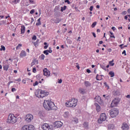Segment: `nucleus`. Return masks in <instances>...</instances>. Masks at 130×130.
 <instances>
[{
  "label": "nucleus",
  "instance_id": "dca6fc26",
  "mask_svg": "<svg viewBox=\"0 0 130 130\" xmlns=\"http://www.w3.org/2000/svg\"><path fill=\"white\" fill-rule=\"evenodd\" d=\"M27 55V54H26V52L25 51H22L20 54V57H24Z\"/></svg>",
  "mask_w": 130,
  "mask_h": 130
},
{
  "label": "nucleus",
  "instance_id": "b1692460",
  "mask_svg": "<svg viewBox=\"0 0 130 130\" xmlns=\"http://www.w3.org/2000/svg\"><path fill=\"white\" fill-rule=\"evenodd\" d=\"M94 100L95 101H96V102H99V101L101 100V97L100 96H96L94 98Z\"/></svg>",
  "mask_w": 130,
  "mask_h": 130
},
{
  "label": "nucleus",
  "instance_id": "4be33fe9",
  "mask_svg": "<svg viewBox=\"0 0 130 130\" xmlns=\"http://www.w3.org/2000/svg\"><path fill=\"white\" fill-rule=\"evenodd\" d=\"M83 126L84 128H88V126H89V123H88V122H85L83 123Z\"/></svg>",
  "mask_w": 130,
  "mask_h": 130
},
{
  "label": "nucleus",
  "instance_id": "052dcab7",
  "mask_svg": "<svg viewBox=\"0 0 130 130\" xmlns=\"http://www.w3.org/2000/svg\"><path fill=\"white\" fill-rule=\"evenodd\" d=\"M33 73H36V68H34L32 69Z\"/></svg>",
  "mask_w": 130,
  "mask_h": 130
},
{
  "label": "nucleus",
  "instance_id": "49530a36",
  "mask_svg": "<svg viewBox=\"0 0 130 130\" xmlns=\"http://www.w3.org/2000/svg\"><path fill=\"white\" fill-rule=\"evenodd\" d=\"M34 12H35V10L32 9V10L30 11V14H31V15H33V14H34Z\"/></svg>",
  "mask_w": 130,
  "mask_h": 130
},
{
  "label": "nucleus",
  "instance_id": "cd10ccee",
  "mask_svg": "<svg viewBox=\"0 0 130 130\" xmlns=\"http://www.w3.org/2000/svg\"><path fill=\"white\" fill-rule=\"evenodd\" d=\"M109 75H110L111 76V78H113V77H114V72H113L112 71H110L109 73Z\"/></svg>",
  "mask_w": 130,
  "mask_h": 130
},
{
  "label": "nucleus",
  "instance_id": "e2e57ef3",
  "mask_svg": "<svg viewBox=\"0 0 130 130\" xmlns=\"http://www.w3.org/2000/svg\"><path fill=\"white\" fill-rule=\"evenodd\" d=\"M108 51L109 52H111V51H112V50L111 49V48H109L108 49Z\"/></svg>",
  "mask_w": 130,
  "mask_h": 130
},
{
  "label": "nucleus",
  "instance_id": "5fc2aeb1",
  "mask_svg": "<svg viewBox=\"0 0 130 130\" xmlns=\"http://www.w3.org/2000/svg\"><path fill=\"white\" fill-rule=\"evenodd\" d=\"M86 73H88V74H90V73H91V70H90L89 69H87Z\"/></svg>",
  "mask_w": 130,
  "mask_h": 130
},
{
  "label": "nucleus",
  "instance_id": "bb28decb",
  "mask_svg": "<svg viewBox=\"0 0 130 130\" xmlns=\"http://www.w3.org/2000/svg\"><path fill=\"white\" fill-rule=\"evenodd\" d=\"M113 61H114V60L113 59L112 61H110L109 62V64L111 67H113V66H114V63L113 62Z\"/></svg>",
  "mask_w": 130,
  "mask_h": 130
},
{
  "label": "nucleus",
  "instance_id": "603ef678",
  "mask_svg": "<svg viewBox=\"0 0 130 130\" xmlns=\"http://www.w3.org/2000/svg\"><path fill=\"white\" fill-rule=\"evenodd\" d=\"M111 29L113 31H115L116 30V28L114 26L112 27Z\"/></svg>",
  "mask_w": 130,
  "mask_h": 130
},
{
  "label": "nucleus",
  "instance_id": "a18cd8bd",
  "mask_svg": "<svg viewBox=\"0 0 130 130\" xmlns=\"http://www.w3.org/2000/svg\"><path fill=\"white\" fill-rule=\"evenodd\" d=\"M37 39V37L36 35L34 36L32 38V40H36Z\"/></svg>",
  "mask_w": 130,
  "mask_h": 130
},
{
  "label": "nucleus",
  "instance_id": "6ab92c4d",
  "mask_svg": "<svg viewBox=\"0 0 130 130\" xmlns=\"http://www.w3.org/2000/svg\"><path fill=\"white\" fill-rule=\"evenodd\" d=\"M26 28L25 27V26L22 25L21 28V34H24L25 33V29Z\"/></svg>",
  "mask_w": 130,
  "mask_h": 130
},
{
  "label": "nucleus",
  "instance_id": "ea45409f",
  "mask_svg": "<svg viewBox=\"0 0 130 130\" xmlns=\"http://www.w3.org/2000/svg\"><path fill=\"white\" fill-rule=\"evenodd\" d=\"M99 76V75L97 74L96 76V80H97V81H101L102 80H103V78H101V79H98V77Z\"/></svg>",
  "mask_w": 130,
  "mask_h": 130
},
{
  "label": "nucleus",
  "instance_id": "864d4df0",
  "mask_svg": "<svg viewBox=\"0 0 130 130\" xmlns=\"http://www.w3.org/2000/svg\"><path fill=\"white\" fill-rule=\"evenodd\" d=\"M89 10L90 12H92V11H93V6H90Z\"/></svg>",
  "mask_w": 130,
  "mask_h": 130
},
{
  "label": "nucleus",
  "instance_id": "c9c22d12",
  "mask_svg": "<svg viewBox=\"0 0 130 130\" xmlns=\"http://www.w3.org/2000/svg\"><path fill=\"white\" fill-rule=\"evenodd\" d=\"M22 47V44H19L18 46L16 47V49H19V48H21Z\"/></svg>",
  "mask_w": 130,
  "mask_h": 130
},
{
  "label": "nucleus",
  "instance_id": "37998d69",
  "mask_svg": "<svg viewBox=\"0 0 130 130\" xmlns=\"http://www.w3.org/2000/svg\"><path fill=\"white\" fill-rule=\"evenodd\" d=\"M104 84L105 87H108V89H109V86L108 85V84H107V83L106 82H105L104 83Z\"/></svg>",
  "mask_w": 130,
  "mask_h": 130
},
{
  "label": "nucleus",
  "instance_id": "f8f14e48",
  "mask_svg": "<svg viewBox=\"0 0 130 130\" xmlns=\"http://www.w3.org/2000/svg\"><path fill=\"white\" fill-rule=\"evenodd\" d=\"M44 76L49 77L50 76V72L47 70V68H45L43 70Z\"/></svg>",
  "mask_w": 130,
  "mask_h": 130
},
{
  "label": "nucleus",
  "instance_id": "338daca9",
  "mask_svg": "<svg viewBox=\"0 0 130 130\" xmlns=\"http://www.w3.org/2000/svg\"><path fill=\"white\" fill-rule=\"evenodd\" d=\"M34 64H35V63H34V62H31V67H33Z\"/></svg>",
  "mask_w": 130,
  "mask_h": 130
},
{
  "label": "nucleus",
  "instance_id": "1a4fd4ad",
  "mask_svg": "<svg viewBox=\"0 0 130 130\" xmlns=\"http://www.w3.org/2000/svg\"><path fill=\"white\" fill-rule=\"evenodd\" d=\"M35 94L36 97H37L38 98H41L42 97H43V95H41L42 94V90H41V89L36 90L35 92Z\"/></svg>",
  "mask_w": 130,
  "mask_h": 130
},
{
  "label": "nucleus",
  "instance_id": "393cba45",
  "mask_svg": "<svg viewBox=\"0 0 130 130\" xmlns=\"http://www.w3.org/2000/svg\"><path fill=\"white\" fill-rule=\"evenodd\" d=\"M64 117H69L70 116V113L69 112H65L64 114H63Z\"/></svg>",
  "mask_w": 130,
  "mask_h": 130
},
{
  "label": "nucleus",
  "instance_id": "a878e982",
  "mask_svg": "<svg viewBox=\"0 0 130 130\" xmlns=\"http://www.w3.org/2000/svg\"><path fill=\"white\" fill-rule=\"evenodd\" d=\"M60 21H61V19H59V18H56V19H55V23L56 24H58Z\"/></svg>",
  "mask_w": 130,
  "mask_h": 130
},
{
  "label": "nucleus",
  "instance_id": "c03bdc74",
  "mask_svg": "<svg viewBox=\"0 0 130 130\" xmlns=\"http://www.w3.org/2000/svg\"><path fill=\"white\" fill-rule=\"evenodd\" d=\"M78 119L76 118L73 120V122H75V123H78Z\"/></svg>",
  "mask_w": 130,
  "mask_h": 130
},
{
  "label": "nucleus",
  "instance_id": "774afa93",
  "mask_svg": "<svg viewBox=\"0 0 130 130\" xmlns=\"http://www.w3.org/2000/svg\"><path fill=\"white\" fill-rule=\"evenodd\" d=\"M127 13H128V14H130V9H129L127 10Z\"/></svg>",
  "mask_w": 130,
  "mask_h": 130
},
{
  "label": "nucleus",
  "instance_id": "69168bd1",
  "mask_svg": "<svg viewBox=\"0 0 130 130\" xmlns=\"http://www.w3.org/2000/svg\"><path fill=\"white\" fill-rule=\"evenodd\" d=\"M124 19H125V20H127V15H125L124 16Z\"/></svg>",
  "mask_w": 130,
  "mask_h": 130
},
{
  "label": "nucleus",
  "instance_id": "473e14b6",
  "mask_svg": "<svg viewBox=\"0 0 130 130\" xmlns=\"http://www.w3.org/2000/svg\"><path fill=\"white\" fill-rule=\"evenodd\" d=\"M43 53L46 54V55H48L49 53H48V50H46L43 51Z\"/></svg>",
  "mask_w": 130,
  "mask_h": 130
},
{
  "label": "nucleus",
  "instance_id": "423d86ee",
  "mask_svg": "<svg viewBox=\"0 0 130 130\" xmlns=\"http://www.w3.org/2000/svg\"><path fill=\"white\" fill-rule=\"evenodd\" d=\"M63 125V123L60 121H57L54 123V127L55 128H59Z\"/></svg>",
  "mask_w": 130,
  "mask_h": 130
},
{
  "label": "nucleus",
  "instance_id": "0eeeda50",
  "mask_svg": "<svg viewBox=\"0 0 130 130\" xmlns=\"http://www.w3.org/2000/svg\"><path fill=\"white\" fill-rule=\"evenodd\" d=\"M120 102V99L115 98L112 102L111 106H116Z\"/></svg>",
  "mask_w": 130,
  "mask_h": 130
},
{
  "label": "nucleus",
  "instance_id": "680f3d73",
  "mask_svg": "<svg viewBox=\"0 0 130 130\" xmlns=\"http://www.w3.org/2000/svg\"><path fill=\"white\" fill-rule=\"evenodd\" d=\"M122 15H126V11H123L122 12Z\"/></svg>",
  "mask_w": 130,
  "mask_h": 130
},
{
  "label": "nucleus",
  "instance_id": "20e7f679",
  "mask_svg": "<svg viewBox=\"0 0 130 130\" xmlns=\"http://www.w3.org/2000/svg\"><path fill=\"white\" fill-rule=\"evenodd\" d=\"M72 103L71 102H67L66 103V105L67 107H76L77 106V103H78V100L76 99H72Z\"/></svg>",
  "mask_w": 130,
  "mask_h": 130
},
{
  "label": "nucleus",
  "instance_id": "9b49d317",
  "mask_svg": "<svg viewBox=\"0 0 130 130\" xmlns=\"http://www.w3.org/2000/svg\"><path fill=\"white\" fill-rule=\"evenodd\" d=\"M42 128L43 130H49V128H50V126H49V125H48L47 123H45L42 125Z\"/></svg>",
  "mask_w": 130,
  "mask_h": 130
},
{
  "label": "nucleus",
  "instance_id": "13d9d810",
  "mask_svg": "<svg viewBox=\"0 0 130 130\" xmlns=\"http://www.w3.org/2000/svg\"><path fill=\"white\" fill-rule=\"evenodd\" d=\"M92 34L93 37H94V38H96V34H95V32H92Z\"/></svg>",
  "mask_w": 130,
  "mask_h": 130
},
{
  "label": "nucleus",
  "instance_id": "0e129e2a",
  "mask_svg": "<svg viewBox=\"0 0 130 130\" xmlns=\"http://www.w3.org/2000/svg\"><path fill=\"white\" fill-rule=\"evenodd\" d=\"M48 52L49 53H51L52 52V50H48Z\"/></svg>",
  "mask_w": 130,
  "mask_h": 130
},
{
  "label": "nucleus",
  "instance_id": "09e8293b",
  "mask_svg": "<svg viewBox=\"0 0 130 130\" xmlns=\"http://www.w3.org/2000/svg\"><path fill=\"white\" fill-rule=\"evenodd\" d=\"M58 83L59 84H61V83H62V79H58Z\"/></svg>",
  "mask_w": 130,
  "mask_h": 130
},
{
  "label": "nucleus",
  "instance_id": "79ce46f5",
  "mask_svg": "<svg viewBox=\"0 0 130 130\" xmlns=\"http://www.w3.org/2000/svg\"><path fill=\"white\" fill-rule=\"evenodd\" d=\"M39 84L38 83V81H36L35 83H34L33 86L34 87H35V86H38V85Z\"/></svg>",
  "mask_w": 130,
  "mask_h": 130
},
{
  "label": "nucleus",
  "instance_id": "2eb2a0df",
  "mask_svg": "<svg viewBox=\"0 0 130 130\" xmlns=\"http://www.w3.org/2000/svg\"><path fill=\"white\" fill-rule=\"evenodd\" d=\"M84 85L86 87H91V83H90V82H89L88 81H84Z\"/></svg>",
  "mask_w": 130,
  "mask_h": 130
},
{
  "label": "nucleus",
  "instance_id": "8fccbe9b",
  "mask_svg": "<svg viewBox=\"0 0 130 130\" xmlns=\"http://www.w3.org/2000/svg\"><path fill=\"white\" fill-rule=\"evenodd\" d=\"M41 25V22H38L36 23V26H40Z\"/></svg>",
  "mask_w": 130,
  "mask_h": 130
},
{
  "label": "nucleus",
  "instance_id": "7ed1b4c3",
  "mask_svg": "<svg viewBox=\"0 0 130 130\" xmlns=\"http://www.w3.org/2000/svg\"><path fill=\"white\" fill-rule=\"evenodd\" d=\"M109 113L110 116L112 117V118H114V117H116V116L118 115V109L114 108L109 111Z\"/></svg>",
  "mask_w": 130,
  "mask_h": 130
},
{
  "label": "nucleus",
  "instance_id": "58836bf2",
  "mask_svg": "<svg viewBox=\"0 0 130 130\" xmlns=\"http://www.w3.org/2000/svg\"><path fill=\"white\" fill-rule=\"evenodd\" d=\"M103 96L105 97L106 99H108V98H109V95L108 94H104Z\"/></svg>",
  "mask_w": 130,
  "mask_h": 130
},
{
  "label": "nucleus",
  "instance_id": "412c9836",
  "mask_svg": "<svg viewBox=\"0 0 130 130\" xmlns=\"http://www.w3.org/2000/svg\"><path fill=\"white\" fill-rule=\"evenodd\" d=\"M9 68H10L9 64L5 65L3 66V69L4 71H8V70H9Z\"/></svg>",
  "mask_w": 130,
  "mask_h": 130
},
{
  "label": "nucleus",
  "instance_id": "39448f33",
  "mask_svg": "<svg viewBox=\"0 0 130 130\" xmlns=\"http://www.w3.org/2000/svg\"><path fill=\"white\" fill-rule=\"evenodd\" d=\"M106 120V114L105 113L101 114L100 118L98 120L99 123H102L103 121Z\"/></svg>",
  "mask_w": 130,
  "mask_h": 130
},
{
  "label": "nucleus",
  "instance_id": "f704fd0d",
  "mask_svg": "<svg viewBox=\"0 0 130 130\" xmlns=\"http://www.w3.org/2000/svg\"><path fill=\"white\" fill-rule=\"evenodd\" d=\"M96 25H97V22L95 21L94 22H93L92 25H91V27L92 28H94L95 27V26H96Z\"/></svg>",
  "mask_w": 130,
  "mask_h": 130
},
{
  "label": "nucleus",
  "instance_id": "f3484780",
  "mask_svg": "<svg viewBox=\"0 0 130 130\" xmlns=\"http://www.w3.org/2000/svg\"><path fill=\"white\" fill-rule=\"evenodd\" d=\"M113 94L114 96H119L120 95V91L119 90H115L113 91Z\"/></svg>",
  "mask_w": 130,
  "mask_h": 130
},
{
  "label": "nucleus",
  "instance_id": "a19ab883",
  "mask_svg": "<svg viewBox=\"0 0 130 130\" xmlns=\"http://www.w3.org/2000/svg\"><path fill=\"white\" fill-rule=\"evenodd\" d=\"M13 3L14 4H18V3H20V0H14Z\"/></svg>",
  "mask_w": 130,
  "mask_h": 130
},
{
  "label": "nucleus",
  "instance_id": "6e6552de",
  "mask_svg": "<svg viewBox=\"0 0 130 130\" xmlns=\"http://www.w3.org/2000/svg\"><path fill=\"white\" fill-rule=\"evenodd\" d=\"M32 119H33V115L31 114H28L26 115L24 120L26 121V122H30Z\"/></svg>",
  "mask_w": 130,
  "mask_h": 130
},
{
  "label": "nucleus",
  "instance_id": "4c0bfd02",
  "mask_svg": "<svg viewBox=\"0 0 130 130\" xmlns=\"http://www.w3.org/2000/svg\"><path fill=\"white\" fill-rule=\"evenodd\" d=\"M39 115H40V116H43V111H40L39 112Z\"/></svg>",
  "mask_w": 130,
  "mask_h": 130
},
{
  "label": "nucleus",
  "instance_id": "c85d7f7f",
  "mask_svg": "<svg viewBox=\"0 0 130 130\" xmlns=\"http://www.w3.org/2000/svg\"><path fill=\"white\" fill-rule=\"evenodd\" d=\"M21 130H28V125H24L22 128Z\"/></svg>",
  "mask_w": 130,
  "mask_h": 130
},
{
  "label": "nucleus",
  "instance_id": "9d476101",
  "mask_svg": "<svg viewBox=\"0 0 130 130\" xmlns=\"http://www.w3.org/2000/svg\"><path fill=\"white\" fill-rule=\"evenodd\" d=\"M122 130H128L129 126L126 123H123L121 127Z\"/></svg>",
  "mask_w": 130,
  "mask_h": 130
},
{
  "label": "nucleus",
  "instance_id": "4d7b16f0",
  "mask_svg": "<svg viewBox=\"0 0 130 130\" xmlns=\"http://www.w3.org/2000/svg\"><path fill=\"white\" fill-rule=\"evenodd\" d=\"M49 45H46L44 47V49H47V48L48 47Z\"/></svg>",
  "mask_w": 130,
  "mask_h": 130
},
{
  "label": "nucleus",
  "instance_id": "e433bc0d",
  "mask_svg": "<svg viewBox=\"0 0 130 130\" xmlns=\"http://www.w3.org/2000/svg\"><path fill=\"white\" fill-rule=\"evenodd\" d=\"M110 34H111L110 37L111 38H115V37L114 36V35H113V33L111 31H109Z\"/></svg>",
  "mask_w": 130,
  "mask_h": 130
},
{
  "label": "nucleus",
  "instance_id": "f257e3e1",
  "mask_svg": "<svg viewBox=\"0 0 130 130\" xmlns=\"http://www.w3.org/2000/svg\"><path fill=\"white\" fill-rule=\"evenodd\" d=\"M43 106L46 110H52V109H54V108L55 107L54 103L49 101H44Z\"/></svg>",
  "mask_w": 130,
  "mask_h": 130
},
{
  "label": "nucleus",
  "instance_id": "6e6d98bb",
  "mask_svg": "<svg viewBox=\"0 0 130 130\" xmlns=\"http://www.w3.org/2000/svg\"><path fill=\"white\" fill-rule=\"evenodd\" d=\"M122 54H124V55H126V52L125 51V50H124L122 52Z\"/></svg>",
  "mask_w": 130,
  "mask_h": 130
},
{
  "label": "nucleus",
  "instance_id": "4468645a",
  "mask_svg": "<svg viewBox=\"0 0 130 130\" xmlns=\"http://www.w3.org/2000/svg\"><path fill=\"white\" fill-rule=\"evenodd\" d=\"M94 105L96 107V110L97 112H99L101 110V107L100 106L99 104L98 103H95Z\"/></svg>",
  "mask_w": 130,
  "mask_h": 130
},
{
  "label": "nucleus",
  "instance_id": "de8ad7c7",
  "mask_svg": "<svg viewBox=\"0 0 130 130\" xmlns=\"http://www.w3.org/2000/svg\"><path fill=\"white\" fill-rule=\"evenodd\" d=\"M34 44L36 47H37V46H38V43L37 42H34Z\"/></svg>",
  "mask_w": 130,
  "mask_h": 130
},
{
  "label": "nucleus",
  "instance_id": "7c9ffc66",
  "mask_svg": "<svg viewBox=\"0 0 130 130\" xmlns=\"http://www.w3.org/2000/svg\"><path fill=\"white\" fill-rule=\"evenodd\" d=\"M45 58V55L44 54H42L41 55V56H40V58L42 60H44Z\"/></svg>",
  "mask_w": 130,
  "mask_h": 130
},
{
  "label": "nucleus",
  "instance_id": "ddd939ff",
  "mask_svg": "<svg viewBox=\"0 0 130 130\" xmlns=\"http://www.w3.org/2000/svg\"><path fill=\"white\" fill-rule=\"evenodd\" d=\"M49 94V92H45L44 90H42V94L41 96H43L41 97V98H43L44 97H45V96H48V95Z\"/></svg>",
  "mask_w": 130,
  "mask_h": 130
},
{
  "label": "nucleus",
  "instance_id": "aec40b11",
  "mask_svg": "<svg viewBox=\"0 0 130 130\" xmlns=\"http://www.w3.org/2000/svg\"><path fill=\"white\" fill-rule=\"evenodd\" d=\"M108 129H113V128H114V124H109L108 125Z\"/></svg>",
  "mask_w": 130,
  "mask_h": 130
},
{
  "label": "nucleus",
  "instance_id": "bf43d9fd",
  "mask_svg": "<svg viewBox=\"0 0 130 130\" xmlns=\"http://www.w3.org/2000/svg\"><path fill=\"white\" fill-rule=\"evenodd\" d=\"M11 91H12V92H15V91H16V88H12L11 89Z\"/></svg>",
  "mask_w": 130,
  "mask_h": 130
},
{
  "label": "nucleus",
  "instance_id": "72a5a7b5",
  "mask_svg": "<svg viewBox=\"0 0 130 130\" xmlns=\"http://www.w3.org/2000/svg\"><path fill=\"white\" fill-rule=\"evenodd\" d=\"M0 50L2 51V50H3L4 51H5V50H6V47L2 45L1 46V48L0 49Z\"/></svg>",
  "mask_w": 130,
  "mask_h": 130
},
{
  "label": "nucleus",
  "instance_id": "2f4dec72",
  "mask_svg": "<svg viewBox=\"0 0 130 130\" xmlns=\"http://www.w3.org/2000/svg\"><path fill=\"white\" fill-rule=\"evenodd\" d=\"M101 68L103 69V70H104V71H106V66H105V65H101Z\"/></svg>",
  "mask_w": 130,
  "mask_h": 130
},
{
  "label": "nucleus",
  "instance_id": "c756f323",
  "mask_svg": "<svg viewBox=\"0 0 130 130\" xmlns=\"http://www.w3.org/2000/svg\"><path fill=\"white\" fill-rule=\"evenodd\" d=\"M67 9V7L66 6H64L63 7H61V12H63V11H66Z\"/></svg>",
  "mask_w": 130,
  "mask_h": 130
},
{
  "label": "nucleus",
  "instance_id": "a211bd4d",
  "mask_svg": "<svg viewBox=\"0 0 130 130\" xmlns=\"http://www.w3.org/2000/svg\"><path fill=\"white\" fill-rule=\"evenodd\" d=\"M27 129L28 130H34L35 129V127L33 125H27Z\"/></svg>",
  "mask_w": 130,
  "mask_h": 130
},
{
  "label": "nucleus",
  "instance_id": "3c124183",
  "mask_svg": "<svg viewBox=\"0 0 130 130\" xmlns=\"http://www.w3.org/2000/svg\"><path fill=\"white\" fill-rule=\"evenodd\" d=\"M15 81H17V82H21V78H18V79H15Z\"/></svg>",
  "mask_w": 130,
  "mask_h": 130
},
{
  "label": "nucleus",
  "instance_id": "5701e85b",
  "mask_svg": "<svg viewBox=\"0 0 130 130\" xmlns=\"http://www.w3.org/2000/svg\"><path fill=\"white\" fill-rule=\"evenodd\" d=\"M79 92L80 93V94H82L83 95V94H85V90H84L83 88H80L79 89Z\"/></svg>",
  "mask_w": 130,
  "mask_h": 130
},
{
  "label": "nucleus",
  "instance_id": "f03ea898",
  "mask_svg": "<svg viewBox=\"0 0 130 130\" xmlns=\"http://www.w3.org/2000/svg\"><path fill=\"white\" fill-rule=\"evenodd\" d=\"M17 121L18 119H17V117L15 116V115L13 114H10L9 115L7 122L14 124V123H16V121Z\"/></svg>",
  "mask_w": 130,
  "mask_h": 130
}]
</instances>
